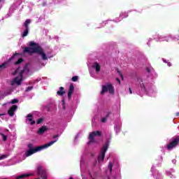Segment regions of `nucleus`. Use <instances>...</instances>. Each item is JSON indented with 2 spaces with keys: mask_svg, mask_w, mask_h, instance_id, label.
<instances>
[{
  "mask_svg": "<svg viewBox=\"0 0 179 179\" xmlns=\"http://www.w3.org/2000/svg\"><path fill=\"white\" fill-rule=\"evenodd\" d=\"M29 45V47L24 48L23 52L24 54H26V52L30 54V55L38 54V55L41 56L43 61H47V59H48L47 54H45L44 49H43L40 44L34 41H30Z\"/></svg>",
  "mask_w": 179,
  "mask_h": 179,
  "instance_id": "obj_1",
  "label": "nucleus"
},
{
  "mask_svg": "<svg viewBox=\"0 0 179 179\" xmlns=\"http://www.w3.org/2000/svg\"><path fill=\"white\" fill-rule=\"evenodd\" d=\"M57 140L55 141H50L43 145L36 147L34 149L28 150L25 152V156L29 157V156H31V155H34V153H37V152H40V150H43V149H46V148H50V146H52L53 143H55Z\"/></svg>",
  "mask_w": 179,
  "mask_h": 179,
  "instance_id": "obj_2",
  "label": "nucleus"
},
{
  "mask_svg": "<svg viewBox=\"0 0 179 179\" xmlns=\"http://www.w3.org/2000/svg\"><path fill=\"white\" fill-rule=\"evenodd\" d=\"M27 71L29 72V69H27V66L24 67V69L20 72L19 76L15 77L13 80V81L11 82V85L13 86L15 83H17V85H22V81L23 80V73Z\"/></svg>",
  "mask_w": 179,
  "mask_h": 179,
  "instance_id": "obj_3",
  "label": "nucleus"
},
{
  "mask_svg": "<svg viewBox=\"0 0 179 179\" xmlns=\"http://www.w3.org/2000/svg\"><path fill=\"white\" fill-rule=\"evenodd\" d=\"M179 145V136H175L171 138V142L166 145L168 150H173L176 146Z\"/></svg>",
  "mask_w": 179,
  "mask_h": 179,
  "instance_id": "obj_4",
  "label": "nucleus"
},
{
  "mask_svg": "<svg viewBox=\"0 0 179 179\" xmlns=\"http://www.w3.org/2000/svg\"><path fill=\"white\" fill-rule=\"evenodd\" d=\"M108 150V143H105L102 149L101 150V154L98 156L99 163H103L104 162V157H106V152Z\"/></svg>",
  "mask_w": 179,
  "mask_h": 179,
  "instance_id": "obj_5",
  "label": "nucleus"
},
{
  "mask_svg": "<svg viewBox=\"0 0 179 179\" xmlns=\"http://www.w3.org/2000/svg\"><path fill=\"white\" fill-rule=\"evenodd\" d=\"M106 92H109L110 94H114V87L113 84L108 83L106 85H102V90L101 94H104Z\"/></svg>",
  "mask_w": 179,
  "mask_h": 179,
  "instance_id": "obj_6",
  "label": "nucleus"
},
{
  "mask_svg": "<svg viewBox=\"0 0 179 179\" xmlns=\"http://www.w3.org/2000/svg\"><path fill=\"white\" fill-rule=\"evenodd\" d=\"M17 55H20V54L15 53L12 57L8 59V60L7 62H5L2 64H1L0 65V71H2L3 69H6V68H8L9 66V62H10V61H12L13 59H15V58H16V57H17Z\"/></svg>",
  "mask_w": 179,
  "mask_h": 179,
  "instance_id": "obj_7",
  "label": "nucleus"
},
{
  "mask_svg": "<svg viewBox=\"0 0 179 179\" xmlns=\"http://www.w3.org/2000/svg\"><path fill=\"white\" fill-rule=\"evenodd\" d=\"M37 174L41 176L42 179H47V171L43 169V166L41 165H38L37 167Z\"/></svg>",
  "mask_w": 179,
  "mask_h": 179,
  "instance_id": "obj_8",
  "label": "nucleus"
},
{
  "mask_svg": "<svg viewBox=\"0 0 179 179\" xmlns=\"http://www.w3.org/2000/svg\"><path fill=\"white\" fill-rule=\"evenodd\" d=\"M31 23V20L30 19H27L25 20L24 23V26L26 28V29L24 31L22 34V37H26L27 34H29V25Z\"/></svg>",
  "mask_w": 179,
  "mask_h": 179,
  "instance_id": "obj_9",
  "label": "nucleus"
},
{
  "mask_svg": "<svg viewBox=\"0 0 179 179\" xmlns=\"http://www.w3.org/2000/svg\"><path fill=\"white\" fill-rule=\"evenodd\" d=\"M94 136H101V131H95L90 134V136H89L90 142H94Z\"/></svg>",
  "mask_w": 179,
  "mask_h": 179,
  "instance_id": "obj_10",
  "label": "nucleus"
},
{
  "mask_svg": "<svg viewBox=\"0 0 179 179\" xmlns=\"http://www.w3.org/2000/svg\"><path fill=\"white\" fill-rule=\"evenodd\" d=\"M17 110V106L13 105L8 110V114L10 117H13L15 115V112Z\"/></svg>",
  "mask_w": 179,
  "mask_h": 179,
  "instance_id": "obj_11",
  "label": "nucleus"
},
{
  "mask_svg": "<svg viewBox=\"0 0 179 179\" xmlns=\"http://www.w3.org/2000/svg\"><path fill=\"white\" fill-rule=\"evenodd\" d=\"M73 90H75V87L73 86V84H71L69 87V90L67 94L69 100H71V98L72 97V94H73Z\"/></svg>",
  "mask_w": 179,
  "mask_h": 179,
  "instance_id": "obj_12",
  "label": "nucleus"
},
{
  "mask_svg": "<svg viewBox=\"0 0 179 179\" xmlns=\"http://www.w3.org/2000/svg\"><path fill=\"white\" fill-rule=\"evenodd\" d=\"M48 129L47 128V126H42L38 130V135H43L45 131H48Z\"/></svg>",
  "mask_w": 179,
  "mask_h": 179,
  "instance_id": "obj_13",
  "label": "nucleus"
},
{
  "mask_svg": "<svg viewBox=\"0 0 179 179\" xmlns=\"http://www.w3.org/2000/svg\"><path fill=\"white\" fill-rule=\"evenodd\" d=\"M57 94L61 96H64L65 94V88H64V87H60L59 91L57 92Z\"/></svg>",
  "mask_w": 179,
  "mask_h": 179,
  "instance_id": "obj_14",
  "label": "nucleus"
},
{
  "mask_svg": "<svg viewBox=\"0 0 179 179\" xmlns=\"http://www.w3.org/2000/svg\"><path fill=\"white\" fill-rule=\"evenodd\" d=\"M92 68H94L96 72H100L101 66L100 64L95 62L92 66Z\"/></svg>",
  "mask_w": 179,
  "mask_h": 179,
  "instance_id": "obj_15",
  "label": "nucleus"
},
{
  "mask_svg": "<svg viewBox=\"0 0 179 179\" xmlns=\"http://www.w3.org/2000/svg\"><path fill=\"white\" fill-rule=\"evenodd\" d=\"M31 174H22L18 176H17L16 179H23V178H27V177H30Z\"/></svg>",
  "mask_w": 179,
  "mask_h": 179,
  "instance_id": "obj_16",
  "label": "nucleus"
},
{
  "mask_svg": "<svg viewBox=\"0 0 179 179\" xmlns=\"http://www.w3.org/2000/svg\"><path fill=\"white\" fill-rule=\"evenodd\" d=\"M110 114H111V112H108L107 113L106 116L101 119V122H106V121H107V118H108V117H110Z\"/></svg>",
  "mask_w": 179,
  "mask_h": 179,
  "instance_id": "obj_17",
  "label": "nucleus"
},
{
  "mask_svg": "<svg viewBox=\"0 0 179 179\" xmlns=\"http://www.w3.org/2000/svg\"><path fill=\"white\" fill-rule=\"evenodd\" d=\"M113 163L109 162L108 166V169H109V173L110 174H111L113 173Z\"/></svg>",
  "mask_w": 179,
  "mask_h": 179,
  "instance_id": "obj_18",
  "label": "nucleus"
},
{
  "mask_svg": "<svg viewBox=\"0 0 179 179\" xmlns=\"http://www.w3.org/2000/svg\"><path fill=\"white\" fill-rule=\"evenodd\" d=\"M27 120H28V121H29L30 122H31L32 121H33V115H31V114H28L27 115Z\"/></svg>",
  "mask_w": 179,
  "mask_h": 179,
  "instance_id": "obj_19",
  "label": "nucleus"
},
{
  "mask_svg": "<svg viewBox=\"0 0 179 179\" xmlns=\"http://www.w3.org/2000/svg\"><path fill=\"white\" fill-rule=\"evenodd\" d=\"M21 62H23V59L20 58V59H18V60H17V62H15L14 64H15V65H20V64Z\"/></svg>",
  "mask_w": 179,
  "mask_h": 179,
  "instance_id": "obj_20",
  "label": "nucleus"
},
{
  "mask_svg": "<svg viewBox=\"0 0 179 179\" xmlns=\"http://www.w3.org/2000/svg\"><path fill=\"white\" fill-rule=\"evenodd\" d=\"M1 136H2L3 141L4 142H6V141H8V136H6V135H5V134H1Z\"/></svg>",
  "mask_w": 179,
  "mask_h": 179,
  "instance_id": "obj_21",
  "label": "nucleus"
},
{
  "mask_svg": "<svg viewBox=\"0 0 179 179\" xmlns=\"http://www.w3.org/2000/svg\"><path fill=\"white\" fill-rule=\"evenodd\" d=\"M78 79H79V77L75 76L72 77L71 80L73 82H78Z\"/></svg>",
  "mask_w": 179,
  "mask_h": 179,
  "instance_id": "obj_22",
  "label": "nucleus"
},
{
  "mask_svg": "<svg viewBox=\"0 0 179 179\" xmlns=\"http://www.w3.org/2000/svg\"><path fill=\"white\" fill-rule=\"evenodd\" d=\"M16 103H19L18 99H15L11 100V101H10L11 104H16Z\"/></svg>",
  "mask_w": 179,
  "mask_h": 179,
  "instance_id": "obj_23",
  "label": "nucleus"
},
{
  "mask_svg": "<svg viewBox=\"0 0 179 179\" xmlns=\"http://www.w3.org/2000/svg\"><path fill=\"white\" fill-rule=\"evenodd\" d=\"M44 121V119L41 117L39 118L37 121H36V124H41L42 122Z\"/></svg>",
  "mask_w": 179,
  "mask_h": 179,
  "instance_id": "obj_24",
  "label": "nucleus"
},
{
  "mask_svg": "<svg viewBox=\"0 0 179 179\" xmlns=\"http://www.w3.org/2000/svg\"><path fill=\"white\" fill-rule=\"evenodd\" d=\"M20 69V67H18L16 69V70L13 73V75H17V72H19V70Z\"/></svg>",
  "mask_w": 179,
  "mask_h": 179,
  "instance_id": "obj_25",
  "label": "nucleus"
},
{
  "mask_svg": "<svg viewBox=\"0 0 179 179\" xmlns=\"http://www.w3.org/2000/svg\"><path fill=\"white\" fill-rule=\"evenodd\" d=\"M117 73L120 75V76L122 78V79H124V76L122 75V73L120 72V70H117Z\"/></svg>",
  "mask_w": 179,
  "mask_h": 179,
  "instance_id": "obj_26",
  "label": "nucleus"
},
{
  "mask_svg": "<svg viewBox=\"0 0 179 179\" xmlns=\"http://www.w3.org/2000/svg\"><path fill=\"white\" fill-rule=\"evenodd\" d=\"M59 135H55V136H53V139L57 138L56 140L53 141V142H58V137H59Z\"/></svg>",
  "mask_w": 179,
  "mask_h": 179,
  "instance_id": "obj_27",
  "label": "nucleus"
},
{
  "mask_svg": "<svg viewBox=\"0 0 179 179\" xmlns=\"http://www.w3.org/2000/svg\"><path fill=\"white\" fill-rule=\"evenodd\" d=\"M30 90H33V86L28 87L26 90V92H30Z\"/></svg>",
  "mask_w": 179,
  "mask_h": 179,
  "instance_id": "obj_28",
  "label": "nucleus"
},
{
  "mask_svg": "<svg viewBox=\"0 0 179 179\" xmlns=\"http://www.w3.org/2000/svg\"><path fill=\"white\" fill-rule=\"evenodd\" d=\"M28 148H29V150L30 149H34V148H33V144H31V143H29V144H28Z\"/></svg>",
  "mask_w": 179,
  "mask_h": 179,
  "instance_id": "obj_29",
  "label": "nucleus"
},
{
  "mask_svg": "<svg viewBox=\"0 0 179 179\" xmlns=\"http://www.w3.org/2000/svg\"><path fill=\"white\" fill-rule=\"evenodd\" d=\"M141 87H143L144 90H146V87H145V84L143 83L141 84Z\"/></svg>",
  "mask_w": 179,
  "mask_h": 179,
  "instance_id": "obj_30",
  "label": "nucleus"
},
{
  "mask_svg": "<svg viewBox=\"0 0 179 179\" xmlns=\"http://www.w3.org/2000/svg\"><path fill=\"white\" fill-rule=\"evenodd\" d=\"M116 80L117 82H118V83H120V85H121V80H120V78H116Z\"/></svg>",
  "mask_w": 179,
  "mask_h": 179,
  "instance_id": "obj_31",
  "label": "nucleus"
},
{
  "mask_svg": "<svg viewBox=\"0 0 179 179\" xmlns=\"http://www.w3.org/2000/svg\"><path fill=\"white\" fill-rule=\"evenodd\" d=\"M5 157H6L5 155L0 156V160H2L3 159H5Z\"/></svg>",
  "mask_w": 179,
  "mask_h": 179,
  "instance_id": "obj_32",
  "label": "nucleus"
},
{
  "mask_svg": "<svg viewBox=\"0 0 179 179\" xmlns=\"http://www.w3.org/2000/svg\"><path fill=\"white\" fill-rule=\"evenodd\" d=\"M34 124H36V121L32 120V121L31 122V125H34Z\"/></svg>",
  "mask_w": 179,
  "mask_h": 179,
  "instance_id": "obj_33",
  "label": "nucleus"
},
{
  "mask_svg": "<svg viewBox=\"0 0 179 179\" xmlns=\"http://www.w3.org/2000/svg\"><path fill=\"white\" fill-rule=\"evenodd\" d=\"M146 71L147 72H148V73L150 72V69L149 67L146 68Z\"/></svg>",
  "mask_w": 179,
  "mask_h": 179,
  "instance_id": "obj_34",
  "label": "nucleus"
},
{
  "mask_svg": "<svg viewBox=\"0 0 179 179\" xmlns=\"http://www.w3.org/2000/svg\"><path fill=\"white\" fill-rule=\"evenodd\" d=\"M129 91L130 92V94H132V90H131V87L129 88Z\"/></svg>",
  "mask_w": 179,
  "mask_h": 179,
  "instance_id": "obj_35",
  "label": "nucleus"
},
{
  "mask_svg": "<svg viewBox=\"0 0 179 179\" xmlns=\"http://www.w3.org/2000/svg\"><path fill=\"white\" fill-rule=\"evenodd\" d=\"M178 115H179V113H176V117H178Z\"/></svg>",
  "mask_w": 179,
  "mask_h": 179,
  "instance_id": "obj_36",
  "label": "nucleus"
},
{
  "mask_svg": "<svg viewBox=\"0 0 179 179\" xmlns=\"http://www.w3.org/2000/svg\"><path fill=\"white\" fill-rule=\"evenodd\" d=\"M168 66H171V64L170 63H168Z\"/></svg>",
  "mask_w": 179,
  "mask_h": 179,
  "instance_id": "obj_37",
  "label": "nucleus"
},
{
  "mask_svg": "<svg viewBox=\"0 0 179 179\" xmlns=\"http://www.w3.org/2000/svg\"><path fill=\"white\" fill-rule=\"evenodd\" d=\"M108 179H110V177H108Z\"/></svg>",
  "mask_w": 179,
  "mask_h": 179,
  "instance_id": "obj_38",
  "label": "nucleus"
},
{
  "mask_svg": "<svg viewBox=\"0 0 179 179\" xmlns=\"http://www.w3.org/2000/svg\"><path fill=\"white\" fill-rule=\"evenodd\" d=\"M62 101H63V103H64V100H62Z\"/></svg>",
  "mask_w": 179,
  "mask_h": 179,
  "instance_id": "obj_39",
  "label": "nucleus"
},
{
  "mask_svg": "<svg viewBox=\"0 0 179 179\" xmlns=\"http://www.w3.org/2000/svg\"><path fill=\"white\" fill-rule=\"evenodd\" d=\"M1 1H2V0H0V2H1Z\"/></svg>",
  "mask_w": 179,
  "mask_h": 179,
  "instance_id": "obj_40",
  "label": "nucleus"
}]
</instances>
